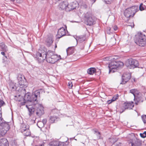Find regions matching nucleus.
I'll list each match as a JSON object with an SVG mask.
<instances>
[{
    "label": "nucleus",
    "instance_id": "f257e3e1",
    "mask_svg": "<svg viewBox=\"0 0 146 146\" xmlns=\"http://www.w3.org/2000/svg\"><path fill=\"white\" fill-rule=\"evenodd\" d=\"M36 56L39 63L43 62L46 58L47 62L54 64L61 59L60 55L58 56L57 55L55 54L54 52L51 50H48L46 52H40L39 51L36 53Z\"/></svg>",
    "mask_w": 146,
    "mask_h": 146
},
{
    "label": "nucleus",
    "instance_id": "f03ea898",
    "mask_svg": "<svg viewBox=\"0 0 146 146\" xmlns=\"http://www.w3.org/2000/svg\"><path fill=\"white\" fill-rule=\"evenodd\" d=\"M32 105L33 106L30 105L29 106L26 105V107L28 109L30 116H31L35 111L36 115L39 117H40L44 113V108L42 104L38 103Z\"/></svg>",
    "mask_w": 146,
    "mask_h": 146
},
{
    "label": "nucleus",
    "instance_id": "7ed1b4c3",
    "mask_svg": "<svg viewBox=\"0 0 146 146\" xmlns=\"http://www.w3.org/2000/svg\"><path fill=\"white\" fill-rule=\"evenodd\" d=\"M123 65V63L121 61H112L108 65L109 69V73L111 72H115L116 71L117 68L121 67Z\"/></svg>",
    "mask_w": 146,
    "mask_h": 146
},
{
    "label": "nucleus",
    "instance_id": "20e7f679",
    "mask_svg": "<svg viewBox=\"0 0 146 146\" xmlns=\"http://www.w3.org/2000/svg\"><path fill=\"white\" fill-rule=\"evenodd\" d=\"M138 11V6H133L126 9L124 11V15L127 18L131 17H132Z\"/></svg>",
    "mask_w": 146,
    "mask_h": 146
},
{
    "label": "nucleus",
    "instance_id": "39448f33",
    "mask_svg": "<svg viewBox=\"0 0 146 146\" xmlns=\"http://www.w3.org/2000/svg\"><path fill=\"white\" fill-rule=\"evenodd\" d=\"M135 42L140 46H145L146 45V36L141 32L138 33L135 40Z\"/></svg>",
    "mask_w": 146,
    "mask_h": 146
},
{
    "label": "nucleus",
    "instance_id": "423d86ee",
    "mask_svg": "<svg viewBox=\"0 0 146 146\" xmlns=\"http://www.w3.org/2000/svg\"><path fill=\"white\" fill-rule=\"evenodd\" d=\"M85 21L86 24L89 26H91L96 23V19L90 13H86L85 15Z\"/></svg>",
    "mask_w": 146,
    "mask_h": 146
},
{
    "label": "nucleus",
    "instance_id": "0eeeda50",
    "mask_svg": "<svg viewBox=\"0 0 146 146\" xmlns=\"http://www.w3.org/2000/svg\"><path fill=\"white\" fill-rule=\"evenodd\" d=\"M41 90H37L33 92L31 94L32 105L38 104V100L40 99Z\"/></svg>",
    "mask_w": 146,
    "mask_h": 146
},
{
    "label": "nucleus",
    "instance_id": "6e6552de",
    "mask_svg": "<svg viewBox=\"0 0 146 146\" xmlns=\"http://www.w3.org/2000/svg\"><path fill=\"white\" fill-rule=\"evenodd\" d=\"M138 65V61L132 58L128 59L127 63V66L130 69L136 68Z\"/></svg>",
    "mask_w": 146,
    "mask_h": 146
},
{
    "label": "nucleus",
    "instance_id": "1a4fd4ad",
    "mask_svg": "<svg viewBox=\"0 0 146 146\" xmlns=\"http://www.w3.org/2000/svg\"><path fill=\"white\" fill-rule=\"evenodd\" d=\"M134 104L132 101L131 102H126L124 103L123 104V107L122 109V111H120V113H121L123 112L126 109H132L134 107Z\"/></svg>",
    "mask_w": 146,
    "mask_h": 146
},
{
    "label": "nucleus",
    "instance_id": "9d476101",
    "mask_svg": "<svg viewBox=\"0 0 146 146\" xmlns=\"http://www.w3.org/2000/svg\"><path fill=\"white\" fill-rule=\"evenodd\" d=\"M78 5L76 2H72L70 3H68L65 10L67 12H69L76 9L77 7H78Z\"/></svg>",
    "mask_w": 146,
    "mask_h": 146
},
{
    "label": "nucleus",
    "instance_id": "9b49d317",
    "mask_svg": "<svg viewBox=\"0 0 146 146\" xmlns=\"http://www.w3.org/2000/svg\"><path fill=\"white\" fill-rule=\"evenodd\" d=\"M131 74L129 72H125L123 74L122 77V81L121 84H125L130 78Z\"/></svg>",
    "mask_w": 146,
    "mask_h": 146
},
{
    "label": "nucleus",
    "instance_id": "f8f14e48",
    "mask_svg": "<svg viewBox=\"0 0 146 146\" xmlns=\"http://www.w3.org/2000/svg\"><path fill=\"white\" fill-rule=\"evenodd\" d=\"M25 78L23 75L19 74L17 77L19 86L20 87H23L26 85L24 84Z\"/></svg>",
    "mask_w": 146,
    "mask_h": 146
},
{
    "label": "nucleus",
    "instance_id": "ddd939ff",
    "mask_svg": "<svg viewBox=\"0 0 146 146\" xmlns=\"http://www.w3.org/2000/svg\"><path fill=\"white\" fill-rule=\"evenodd\" d=\"M24 100L27 101V104L28 106L29 105L32 106V100H31V95H30V94L29 93H26L24 95Z\"/></svg>",
    "mask_w": 146,
    "mask_h": 146
},
{
    "label": "nucleus",
    "instance_id": "4468645a",
    "mask_svg": "<svg viewBox=\"0 0 146 146\" xmlns=\"http://www.w3.org/2000/svg\"><path fill=\"white\" fill-rule=\"evenodd\" d=\"M68 144V143L67 141L65 142H60L58 141H54L50 143V145L53 146H59L63 145L65 146V145Z\"/></svg>",
    "mask_w": 146,
    "mask_h": 146
},
{
    "label": "nucleus",
    "instance_id": "2eb2a0df",
    "mask_svg": "<svg viewBox=\"0 0 146 146\" xmlns=\"http://www.w3.org/2000/svg\"><path fill=\"white\" fill-rule=\"evenodd\" d=\"M132 146H141L142 141L139 139L135 138L130 141Z\"/></svg>",
    "mask_w": 146,
    "mask_h": 146
},
{
    "label": "nucleus",
    "instance_id": "dca6fc26",
    "mask_svg": "<svg viewBox=\"0 0 146 146\" xmlns=\"http://www.w3.org/2000/svg\"><path fill=\"white\" fill-rule=\"evenodd\" d=\"M66 34V31L64 28L62 27L59 29L57 34L58 37V38H60L62 37L65 36Z\"/></svg>",
    "mask_w": 146,
    "mask_h": 146
},
{
    "label": "nucleus",
    "instance_id": "f3484780",
    "mask_svg": "<svg viewBox=\"0 0 146 146\" xmlns=\"http://www.w3.org/2000/svg\"><path fill=\"white\" fill-rule=\"evenodd\" d=\"M144 96L143 95H140L138 94L137 98L135 97V99L134 100L135 101V104L136 105H137L138 103L139 102H142L144 100L143 98Z\"/></svg>",
    "mask_w": 146,
    "mask_h": 146
},
{
    "label": "nucleus",
    "instance_id": "a211bd4d",
    "mask_svg": "<svg viewBox=\"0 0 146 146\" xmlns=\"http://www.w3.org/2000/svg\"><path fill=\"white\" fill-rule=\"evenodd\" d=\"M53 40L52 36H48L45 40L46 45L48 46H50L52 44Z\"/></svg>",
    "mask_w": 146,
    "mask_h": 146
},
{
    "label": "nucleus",
    "instance_id": "6ab92c4d",
    "mask_svg": "<svg viewBox=\"0 0 146 146\" xmlns=\"http://www.w3.org/2000/svg\"><path fill=\"white\" fill-rule=\"evenodd\" d=\"M68 4V2L67 0H66L64 1H63L60 3L59 4V6L60 8L62 9L63 10L65 9L66 10V9Z\"/></svg>",
    "mask_w": 146,
    "mask_h": 146
},
{
    "label": "nucleus",
    "instance_id": "aec40b11",
    "mask_svg": "<svg viewBox=\"0 0 146 146\" xmlns=\"http://www.w3.org/2000/svg\"><path fill=\"white\" fill-rule=\"evenodd\" d=\"M8 142L5 139H2L0 140V146H8Z\"/></svg>",
    "mask_w": 146,
    "mask_h": 146
},
{
    "label": "nucleus",
    "instance_id": "412c9836",
    "mask_svg": "<svg viewBox=\"0 0 146 146\" xmlns=\"http://www.w3.org/2000/svg\"><path fill=\"white\" fill-rule=\"evenodd\" d=\"M26 126L22 124V126L21 127V130L22 132H23L25 131H27V133L26 134V135H28L30 134L29 130L28 128H27L26 127Z\"/></svg>",
    "mask_w": 146,
    "mask_h": 146
},
{
    "label": "nucleus",
    "instance_id": "4be33fe9",
    "mask_svg": "<svg viewBox=\"0 0 146 146\" xmlns=\"http://www.w3.org/2000/svg\"><path fill=\"white\" fill-rule=\"evenodd\" d=\"M0 48L2 51L6 52L8 50L7 46L4 43L2 42L0 43Z\"/></svg>",
    "mask_w": 146,
    "mask_h": 146
},
{
    "label": "nucleus",
    "instance_id": "5701e85b",
    "mask_svg": "<svg viewBox=\"0 0 146 146\" xmlns=\"http://www.w3.org/2000/svg\"><path fill=\"white\" fill-rule=\"evenodd\" d=\"M86 36L85 35L80 36L76 38L77 42L82 43L86 39Z\"/></svg>",
    "mask_w": 146,
    "mask_h": 146
},
{
    "label": "nucleus",
    "instance_id": "b1692460",
    "mask_svg": "<svg viewBox=\"0 0 146 146\" xmlns=\"http://www.w3.org/2000/svg\"><path fill=\"white\" fill-rule=\"evenodd\" d=\"M75 48L74 47H68L66 49V52L68 55H69L72 54L74 52Z\"/></svg>",
    "mask_w": 146,
    "mask_h": 146
},
{
    "label": "nucleus",
    "instance_id": "393cba45",
    "mask_svg": "<svg viewBox=\"0 0 146 146\" xmlns=\"http://www.w3.org/2000/svg\"><path fill=\"white\" fill-rule=\"evenodd\" d=\"M19 92H20V94L18 95L19 97H22V98H23V95H24L25 94L26 92L25 89L24 88H23V87H20V89H19Z\"/></svg>",
    "mask_w": 146,
    "mask_h": 146
},
{
    "label": "nucleus",
    "instance_id": "a878e982",
    "mask_svg": "<svg viewBox=\"0 0 146 146\" xmlns=\"http://www.w3.org/2000/svg\"><path fill=\"white\" fill-rule=\"evenodd\" d=\"M94 133L95 134L96 137L98 139H99L101 138V134L96 129H94L93 130Z\"/></svg>",
    "mask_w": 146,
    "mask_h": 146
},
{
    "label": "nucleus",
    "instance_id": "bb28decb",
    "mask_svg": "<svg viewBox=\"0 0 146 146\" xmlns=\"http://www.w3.org/2000/svg\"><path fill=\"white\" fill-rule=\"evenodd\" d=\"M129 92L133 94L134 97V99H135V97L136 96V94L137 95L139 94V92L136 89H133L131 90H130Z\"/></svg>",
    "mask_w": 146,
    "mask_h": 146
},
{
    "label": "nucleus",
    "instance_id": "cd10ccee",
    "mask_svg": "<svg viewBox=\"0 0 146 146\" xmlns=\"http://www.w3.org/2000/svg\"><path fill=\"white\" fill-rule=\"evenodd\" d=\"M96 72V69L94 68H91L88 70L87 73L90 75H93Z\"/></svg>",
    "mask_w": 146,
    "mask_h": 146
},
{
    "label": "nucleus",
    "instance_id": "c85d7f7f",
    "mask_svg": "<svg viewBox=\"0 0 146 146\" xmlns=\"http://www.w3.org/2000/svg\"><path fill=\"white\" fill-rule=\"evenodd\" d=\"M58 117L54 116H50V122L51 123H53L57 121Z\"/></svg>",
    "mask_w": 146,
    "mask_h": 146
},
{
    "label": "nucleus",
    "instance_id": "c756f323",
    "mask_svg": "<svg viewBox=\"0 0 146 146\" xmlns=\"http://www.w3.org/2000/svg\"><path fill=\"white\" fill-rule=\"evenodd\" d=\"M47 122V120L46 119H43L42 122L40 121L39 122H38V123L37 124H42V127H43L44 126V125Z\"/></svg>",
    "mask_w": 146,
    "mask_h": 146
},
{
    "label": "nucleus",
    "instance_id": "7c9ffc66",
    "mask_svg": "<svg viewBox=\"0 0 146 146\" xmlns=\"http://www.w3.org/2000/svg\"><path fill=\"white\" fill-rule=\"evenodd\" d=\"M145 5H143V3H141L139 7L140 10L141 11L144 10L145 9Z\"/></svg>",
    "mask_w": 146,
    "mask_h": 146
},
{
    "label": "nucleus",
    "instance_id": "2f4dec72",
    "mask_svg": "<svg viewBox=\"0 0 146 146\" xmlns=\"http://www.w3.org/2000/svg\"><path fill=\"white\" fill-rule=\"evenodd\" d=\"M141 118L144 124L146 125V115H142Z\"/></svg>",
    "mask_w": 146,
    "mask_h": 146
},
{
    "label": "nucleus",
    "instance_id": "473e14b6",
    "mask_svg": "<svg viewBox=\"0 0 146 146\" xmlns=\"http://www.w3.org/2000/svg\"><path fill=\"white\" fill-rule=\"evenodd\" d=\"M140 136L142 138H145L146 137V131H145L143 133H140Z\"/></svg>",
    "mask_w": 146,
    "mask_h": 146
},
{
    "label": "nucleus",
    "instance_id": "72a5a7b5",
    "mask_svg": "<svg viewBox=\"0 0 146 146\" xmlns=\"http://www.w3.org/2000/svg\"><path fill=\"white\" fill-rule=\"evenodd\" d=\"M107 4H110L114 0H102Z\"/></svg>",
    "mask_w": 146,
    "mask_h": 146
},
{
    "label": "nucleus",
    "instance_id": "f704fd0d",
    "mask_svg": "<svg viewBox=\"0 0 146 146\" xmlns=\"http://www.w3.org/2000/svg\"><path fill=\"white\" fill-rule=\"evenodd\" d=\"M68 86L69 88H71L73 86L72 82L71 81L69 82L68 83Z\"/></svg>",
    "mask_w": 146,
    "mask_h": 146
},
{
    "label": "nucleus",
    "instance_id": "c9c22d12",
    "mask_svg": "<svg viewBox=\"0 0 146 146\" xmlns=\"http://www.w3.org/2000/svg\"><path fill=\"white\" fill-rule=\"evenodd\" d=\"M118 98V96H113L111 100V101H114L116 100Z\"/></svg>",
    "mask_w": 146,
    "mask_h": 146
},
{
    "label": "nucleus",
    "instance_id": "e433bc0d",
    "mask_svg": "<svg viewBox=\"0 0 146 146\" xmlns=\"http://www.w3.org/2000/svg\"><path fill=\"white\" fill-rule=\"evenodd\" d=\"M113 29L115 31L117 30V27L116 25H114V26H113Z\"/></svg>",
    "mask_w": 146,
    "mask_h": 146
},
{
    "label": "nucleus",
    "instance_id": "4c0bfd02",
    "mask_svg": "<svg viewBox=\"0 0 146 146\" xmlns=\"http://www.w3.org/2000/svg\"><path fill=\"white\" fill-rule=\"evenodd\" d=\"M5 52H4H4H1V54L2 55H3V56H5V57L6 58H7V56H5Z\"/></svg>",
    "mask_w": 146,
    "mask_h": 146
},
{
    "label": "nucleus",
    "instance_id": "58836bf2",
    "mask_svg": "<svg viewBox=\"0 0 146 146\" xmlns=\"http://www.w3.org/2000/svg\"><path fill=\"white\" fill-rule=\"evenodd\" d=\"M15 100H16V101H19V102H20L21 101V100L20 99H19L18 98V99H16V98H17V96H15Z\"/></svg>",
    "mask_w": 146,
    "mask_h": 146
},
{
    "label": "nucleus",
    "instance_id": "ea45409f",
    "mask_svg": "<svg viewBox=\"0 0 146 146\" xmlns=\"http://www.w3.org/2000/svg\"><path fill=\"white\" fill-rule=\"evenodd\" d=\"M96 0H90L92 4H93L96 1Z\"/></svg>",
    "mask_w": 146,
    "mask_h": 146
},
{
    "label": "nucleus",
    "instance_id": "a19ab883",
    "mask_svg": "<svg viewBox=\"0 0 146 146\" xmlns=\"http://www.w3.org/2000/svg\"><path fill=\"white\" fill-rule=\"evenodd\" d=\"M113 101H111V100H109L108 101V103L109 104H110L111 102H112Z\"/></svg>",
    "mask_w": 146,
    "mask_h": 146
},
{
    "label": "nucleus",
    "instance_id": "79ce46f5",
    "mask_svg": "<svg viewBox=\"0 0 146 146\" xmlns=\"http://www.w3.org/2000/svg\"><path fill=\"white\" fill-rule=\"evenodd\" d=\"M108 30L109 32H108V33L110 34V30H111V28H110L109 27L108 28Z\"/></svg>",
    "mask_w": 146,
    "mask_h": 146
},
{
    "label": "nucleus",
    "instance_id": "37998d69",
    "mask_svg": "<svg viewBox=\"0 0 146 146\" xmlns=\"http://www.w3.org/2000/svg\"><path fill=\"white\" fill-rule=\"evenodd\" d=\"M105 58V60H109V58L108 57L105 58Z\"/></svg>",
    "mask_w": 146,
    "mask_h": 146
},
{
    "label": "nucleus",
    "instance_id": "c03bdc74",
    "mask_svg": "<svg viewBox=\"0 0 146 146\" xmlns=\"http://www.w3.org/2000/svg\"><path fill=\"white\" fill-rule=\"evenodd\" d=\"M44 146L43 144H42L39 145H37V146Z\"/></svg>",
    "mask_w": 146,
    "mask_h": 146
},
{
    "label": "nucleus",
    "instance_id": "a18cd8bd",
    "mask_svg": "<svg viewBox=\"0 0 146 146\" xmlns=\"http://www.w3.org/2000/svg\"><path fill=\"white\" fill-rule=\"evenodd\" d=\"M25 102H24L23 103V104H22V105H24L25 104Z\"/></svg>",
    "mask_w": 146,
    "mask_h": 146
},
{
    "label": "nucleus",
    "instance_id": "49530a36",
    "mask_svg": "<svg viewBox=\"0 0 146 146\" xmlns=\"http://www.w3.org/2000/svg\"><path fill=\"white\" fill-rule=\"evenodd\" d=\"M56 47H57V46H56V45H55V48H56Z\"/></svg>",
    "mask_w": 146,
    "mask_h": 146
},
{
    "label": "nucleus",
    "instance_id": "de8ad7c7",
    "mask_svg": "<svg viewBox=\"0 0 146 146\" xmlns=\"http://www.w3.org/2000/svg\"><path fill=\"white\" fill-rule=\"evenodd\" d=\"M15 0H11V1H14Z\"/></svg>",
    "mask_w": 146,
    "mask_h": 146
},
{
    "label": "nucleus",
    "instance_id": "09e8293b",
    "mask_svg": "<svg viewBox=\"0 0 146 146\" xmlns=\"http://www.w3.org/2000/svg\"><path fill=\"white\" fill-rule=\"evenodd\" d=\"M12 89L14 88V87H12Z\"/></svg>",
    "mask_w": 146,
    "mask_h": 146
}]
</instances>
